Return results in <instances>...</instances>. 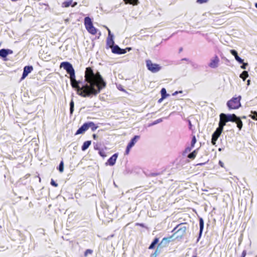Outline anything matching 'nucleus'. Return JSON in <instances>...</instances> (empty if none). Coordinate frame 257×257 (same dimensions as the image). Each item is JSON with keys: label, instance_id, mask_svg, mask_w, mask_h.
<instances>
[{"label": "nucleus", "instance_id": "obj_1", "mask_svg": "<svg viewBox=\"0 0 257 257\" xmlns=\"http://www.w3.org/2000/svg\"><path fill=\"white\" fill-rule=\"evenodd\" d=\"M60 67L65 69L70 75V83L72 87L77 91V94L82 97H89L92 95H96L106 86V83L99 72L95 73L91 68L87 67L85 72L84 84L75 79V71L69 62H63L60 64Z\"/></svg>", "mask_w": 257, "mask_h": 257}, {"label": "nucleus", "instance_id": "obj_2", "mask_svg": "<svg viewBox=\"0 0 257 257\" xmlns=\"http://www.w3.org/2000/svg\"><path fill=\"white\" fill-rule=\"evenodd\" d=\"M219 117L220 120L219 125L222 128L225 125L226 123L229 121L235 122L239 130H241L242 127V122L240 118L237 116L235 114H225L221 113L219 115Z\"/></svg>", "mask_w": 257, "mask_h": 257}, {"label": "nucleus", "instance_id": "obj_3", "mask_svg": "<svg viewBox=\"0 0 257 257\" xmlns=\"http://www.w3.org/2000/svg\"><path fill=\"white\" fill-rule=\"evenodd\" d=\"M241 96L237 97H232L227 102L226 105L229 110L236 109L241 106Z\"/></svg>", "mask_w": 257, "mask_h": 257}, {"label": "nucleus", "instance_id": "obj_4", "mask_svg": "<svg viewBox=\"0 0 257 257\" xmlns=\"http://www.w3.org/2000/svg\"><path fill=\"white\" fill-rule=\"evenodd\" d=\"M84 25L87 30L92 35H95L97 33V29L93 26L91 19L88 17H85L84 19Z\"/></svg>", "mask_w": 257, "mask_h": 257}, {"label": "nucleus", "instance_id": "obj_5", "mask_svg": "<svg viewBox=\"0 0 257 257\" xmlns=\"http://www.w3.org/2000/svg\"><path fill=\"white\" fill-rule=\"evenodd\" d=\"M146 66L148 69L152 73H157L161 69V66L156 63H153L150 60H147L146 61Z\"/></svg>", "mask_w": 257, "mask_h": 257}, {"label": "nucleus", "instance_id": "obj_6", "mask_svg": "<svg viewBox=\"0 0 257 257\" xmlns=\"http://www.w3.org/2000/svg\"><path fill=\"white\" fill-rule=\"evenodd\" d=\"M223 128H222L221 126H219L218 128L216 130V131L213 133V134L212 135V139H211V143L212 144L214 145L216 143V141L218 139V137L221 135Z\"/></svg>", "mask_w": 257, "mask_h": 257}, {"label": "nucleus", "instance_id": "obj_7", "mask_svg": "<svg viewBox=\"0 0 257 257\" xmlns=\"http://www.w3.org/2000/svg\"><path fill=\"white\" fill-rule=\"evenodd\" d=\"M140 138V137L139 136H135L134 138L132 139L126 147L125 152L126 155L129 154L131 149L135 145Z\"/></svg>", "mask_w": 257, "mask_h": 257}, {"label": "nucleus", "instance_id": "obj_8", "mask_svg": "<svg viewBox=\"0 0 257 257\" xmlns=\"http://www.w3.org/2000/svg\"><path fill=\"white\" fill-rule=\"evenodd\" d=\"M219 61L218 57L217 55H215L210 59L208 66L211 68H216L218 66Z\"/></svg>", "mask_w": 257, "mask_h": 257}, {"label": "nucleus", "instance_id": "obj_9", "mask_svg": "<svg viewBox=\"0 0 257 257\" xmlns=\"http://www.w3.org/2000/svg\"><path fill=\"white\" fill-rule=\"evenodd\" d=\"M177 229V231L175 232V233H180V236L181 237L183 235H184L186 231L187 227L186 226L182 225V224H179L174 229L173 231L176 230Z\"/></svg>", "mask_w": 257, "mask_h": 257}, {"label": "nucleus", "instance_id": "obj_10", "mask_svg": "<svg viewBox=\"0 0 257 257\" xmlns=\"http://www.w3.org/2000/svg\"><path fill=\"white\" fill-rule=\"evenodd\" d=\"M33 70V68L32 66H26L24 68V71L23 73L22 76L21 77V80L25 79L28 75L31 72V71Z\"/></svg>", "mask_w": 257, "mask_h": 257}, {"label": "nucleus", "instance_id": "obj_11", "mask_svg": "<svg viewBox=\"0 0 257 257\" xmlns=\"http://www.w3.org/2000/svg\"><path fill=\"white\" fill-rule=\"evenodd\" d=\"M112 52L114 54H123L126 53V49H122L117 45H115L112 48Z\"/></svg>", "mask_w": 257, "mask_h": 257}, {"label": "nucleus", "instance_id": "obj_12", "mask_svg": "<svg viewBox=\"0 0 257 257\" xmlns=\"http://www.w3.org/2000/svg\"><path fill=\"white\" fill-rule=\"evenodd\" d=\"M117 157H118V155L117 154L115 153L114 154H113L108 160H107V162L105 163V164L107 165H109L111 166H113L115 162H116V160L117 158Z\"/></svg>", "mask_w": 257, "mask_h": 257}, {"label": "nucleus", "instance_id": "obj_13", "mask_svg": "<svg viewBox=\"0 0 257 257\" xmlns=\"http://www.w3.org/2000/svg\"><path fill=\"white\" fill-rule=\"evenodd\" d=\"M88 122L84 123L78 130L77 131L75 135H79L83 133L84 132L88 129Z\"/></svg>", "mask_w": 257, "mask_h": 257}, {"label": "nucleus", "instance_id": "obj_14", "mask_svg": "<svg viewBox=\"0 0 257 257\" xmlns=\"http://www.w3.org/2000/svg\"><path fill=\"white\" fill-rule=\"evenodd\" d=\"M13 53V51L10 49H2L0 50V56L2 58L6 57L9 54Z\"/></svg>", "mask_w": 257, "mask_h": 257}, {"label": "nucleus", "instance_id": "obj_15", "mask_svg": "<svg viewBox=\"0 0 257 257\" xmlns=\"http://www.w3.org/2000/svg\"><path fill=\"white\" fill-rule=\"evenodd\" d=\"M199 227H200V230H199V238L200 237L203 230L204 228V221L203 219L202 218H199Z\"/></svg>", "mask_w": 257, "mask_h": 257}, {"label": "nucleus", "instance_id": "obj_16", "mask_svg": "<svg viewBox=\"0 0 257 257\" xmlns=\"http://www.w3.org/2000/svg\"><path fill=\"white\" fill-rule=\"evenodd\" d=\"M91 142L90 141H87L85 142L82 146V148H81L82 150L84 151H85L86 149H87L88 148V147L90 146V145H91Z\"/></svg>", "mask_w": 257, "mask_h": 257}, {"label": "nucleus", "instance_id": "obj_17", "mask_svg": "<svg viewBox=\"0 0 257 257\" xmlns=\"http://www.w3.org/2000/svg\"><path fill=\"white\" fill-rule=\"evenodd\" d=\"M125 4H130L134 6L137 5L139 4L138 0H123Z\"/></svg>", "mask_w": 257, "mask_h": 257}, {"label": "nucleus", "instance_id": "obj_18", "mask_svg": "<svg viewBox=\"0 0 257 257\" xmlns=\"http://www.w3.org/2000/svg\"><path fill=\"white\" fill-rule=\"evenodd\" d=\"M88 128L90 127L93 132L95 131L98 128V126L96 125L93 122H88Z\"/></svg>", "mask_w": 257, "mask_h": 257}, {"label": "nucleus", "instance_id": "obj_19", "mask_svg": "<svg viewBox=\"0 0 257 257\" xmlns=\"http://www.w3.org/2000/svg\"><path fill=\"white\" fill-rule=\"evenodd\" d=\"M106 43L109 47L112 48L114 43L113 38H107Z\"/></svg>", "mask_w": 257, "mask_h": 257}, {"label": "nucleus", "instance_id": "obj_20", "mask_svg": "<svg viewBox=\"0 0 257 257\" xmlns=\"http://www.w3.org/2000/svg\"><path fill=\"white\" fill-rule=\"evenodd\" d=\"M248 76V72L246 71H243L240 75V77L242 78L243 81H244Z\"/></svg>", "mask_w": 257, "mask_h": 257}, {"label": "nucleus", "instance_id": "obj_21", "mask_svg": "<svg viewBox=\"0 0 257 257\" xmlns=\"http://www.w3.org/2000/svg\"><path fill=\"white\" fill-rule=\"evenodd\" d=\"M197 150H194L188 155V158L191 159H194L197 155Z\"/></svg>", "mask_w": 257, "mask_h": 257}, {"label": "nucleus", "instance_id": "obj_22", "mask_svg": "<svg viewBox=\"0 0 257 257\" xmlns=\"http://www.w3.org/2000/svg\"><path fill=\"white\" fill-rule=\"evenodd\" d=\"M161 96L163 98H166L169 94L167 93L166 90L165 88H163L161 90Z\"/></svg>", "mask_w": 257, "mask_h": 257}, {"label": "nucleus", "instance_id": "obj_23", "mask_svg": "<svg viewBox=\"0 0 257 257\" xmlns=\"http://www.w3.org/2000/svg\"><path fill=\"white\" fill-rule=\"evenodd\" d=\"M158 242V239L155 238L153 241L151 243L150 246L149 247V249H153L154 248L156 244Z\"/></svg>", "mask_w": 257, "mask_h": 257}, {"label": "nucleus", "instance_id": "obj_24", "mask_svg": "<svg viewBox=\"0 0 257 257\" xmlns=\"http://www.w3.org/2000/svg\"><path fill=\"white\" fill-rule=\"evenodd\" d=\"M72 3V1L70 0L69 1H66L63 3L62 6L65 8H68L70 6H71V4Z\"/></svg>", "mask_w": 257, "mask_h": 257}, {"label": "nucleus", "instance_id": "obj_25", "mask_svg": "<svg viewBox=\"0 0 257 257\" xmlns=\"http://www.w3.org/2000/svg\"><path fill=\"white\" fill-rule=\"evenodd\" d=\"M74 103L73 100L72 99L70 103V113L72 114L74 111Z\"/></svg>", "mask_w": 257, "mask_h": 257}, {"label": "nucleus", "instance_id": "obj_26", "mask_svg": "<svg viewBox=\"0 0 257 257\" xmlns=\"http://www.w3.org/2000/svg\"><path fill=\"white\" fill-rule=\"evenodd\" d=\"M162 121H163V119L162 118L158 119L156 120H155L154 122H153L151 124H149V126H151V125H154L157 124H158L159 123L161 122Z\"/></svg>", "mask_w": 257, "mask_h": 257}, {"label": "nucleus", "instance_id": "obj_27", "mask_svg": "<svg viewBox=\"0 0 257 257\" xmlns=\"http://www.w3.org/2000/svg\"><path fill=\"white\" fill-rule=\"evenodd\" d=\"M59 170L60 172H62L64 170V164L63 161H61L59 165Z\"/></svg>", "mask_w": 257, "mask_h": 257}, {"label": "nucleus", "instance_id": "obj_28", "mask_svg": "<svg viewBox=\"0 0 257 257\" xmlns=\"http://www.w3.org/2000/svg\"><path fill=\"white\" fill-rule=\"evenodd\" d=\"M252 115H251V117L253 119L257 120V112L256 111H251Z\"/></svg>", "mask_w": 257, "mask_h": 257}, {"label": "nucleus", "instance_id": "obj_29", "mask_svg": "<svg viewBox=\"0 0 257 257\" xmlns=\"http://www.w3.org/2000/svg\"><path fill=\"white\" fill-rule=\"evenodd\" d=\"M196 142V139L195 136H193L192 141H191V148L194 147V145Z\"/></svg>", "mask_w": 257, "mask_h": 257}, {"label": "nucleus", "instance_id": "obj_30", "mask_svg": "<svg viewBox=\"0 0 257 257\" xmlns=\"http://www.w3.org/2000/svg\"><path fill=\"white\" fill-rule=\"evenodd\" d=\"M92 250L90 249H87L85 250L84 252L85 256H86L88 254H91L92 253Z\"/></svg>", "mask_w": 257, "mask_h": 257}, {"label": "nucleus", "instance_id": "obj_31", "mask_svg": "<svg viewBox=\"0 0 257 257\" xmlns=\"http://www.w3.org/2000/svg\"><path fill=\"white\" fill-rule=\"evenodd\" d=\"M235 60L239 63H243V60L240 58L238 56L235 57Z\"/></svg>", "mask_w": 257, "mask_h": 257}, {"label": "nucleus", "instance_id": "obj_32", "mask_svg": "<svg viewBox=\"0 0 257 257\" xmlns=\"http://www.w3.org/2000/svg\"><path fill=\"white\" fill-rule=\"evenodd\" d=\"M230 52V53L234 56V57H236V56H238L237 54V52L234 50H231Z\"/></svg>", "mask_w": 257, "mask_h": 257}, {"label": "nucleus", "instance_id": "obj_33", "mask_svg": "<svg viewBox=\"0 0 257 257\" xmlns=\"http://www.w3.org/2000/svg\"><path fill=\"white\" fill-rule=\"evenodd\" d=\"M106 28L108 30V36L107 38H113V34H112L111 33L110 30L107 27H106Z\"/></svg>", "mask_w": 257, "mask_h": 257}, {"label": "nucleus", "instance_id": "obj_34", "mask_svg": "<svg viewBox=\"0 0 257 257\" xmlns=\"http://www.w3.org/2000/svg\"><path fill=\"white\" fill-rule=\"evenodd\" d=\"M209 0H197V3L198 4H203L207 2Z\"/></svg>", "mask_w": 257, "mask_h": 257}, {"label": "nucleus", "instance_id": "obj_35", "mask_svg": "<svg viewBox=\"0 0 257 257\" xmlns=\"http://www.w3.org/2000/svg\"><path fill=\"white\" fill-rule=\"evenodd\" d=\"M242 64V65L240 66L241 68L243 69H245L246 67L248 65V64L247 63H244L243 62V63Z\"/></svg>", "mask_w": 257, "mask_h": 257}, {"label": "nucleus", "instance_id": "obj_36", "mask_svg": "<svg viewBox=\"0 0 257 257\" xmlns=\"http://www.w3.org/2000/svg\"><path fill=\"white\" fill-rule=\"evenodd\" d=\"M99 155L103 158H104L106 157V155L105 154V152L102 151H100L99 152Z\"/></svg>", "mask_w": 257, "mask_h": 257}, {"label": "nucleus", "instance_id": "obj_37", "mask_svg": "<svg viewBox=\"0 0 257 257\" xmlns=\"http://www.w3.org/2000/svg\"><path fill=\"white\" fill-rule=\"evenodd\" d=\"M51 184L54 187L58 186V184L56 183L53 179L51 180Z\"/></svg>", "mask_w": 257, "mask_h": 257}, {"label": "nucleus", "instance_id": "obj_38", "mask_svg": "<svg viewBox=\"0 0 257 257\" xmlns=\"http://www.w3.org/2000/svg\"><path fill=\"white\" fill-rule=\"evenodd\" d=\"M219 165L222 167V168H224V163L221 161H219Z\"/></svg>", "mask_w": 257, "mask_h": 257}, {"label": "nucleus", "instance_id": "obj_39", "mask_svg": "<svg viewBox=\"0 0 257 257\" xmlns=\"http://www.w3.org/2000/svg\"><path fill=\"white\" fill-rule=\"evenodd\" d=\"M245 255H246V251L243 250L242 253V254H241V257H245Z\"/></svg>", "mask_w": 257, "mask_h": 257}, {"label": "nucleus", "instance_id": "obj_40", "mask_svg": "<svg viewBox=\"0 0 257 257\" xmlns=\"http://www.w3.org/2000/svg\"><path fill=\"white\" fill-rule=\"evenodd\" d=\"M77 3L76 2H74L73 3L71 4V7H74L75 6H76L77 5Z\"/></svg>", "mask_w": 257, "mask_h": 257}, {"label": "nucleus", "instance_id": "obj_41", "mask_svg": "<svg viewBox=\"0 0 257 257\" xmlns=\"http://www.w3.org/2000/svg\"><path fill=\"white\" fill-rule=\"evenodd\" d=\"M191 148H192L191 147V148H190V147H188V148H187L186 149V150H185V151H186V152H190V151H191Z\"/></svg>", "mask_w": 257, "mask_h": 257}, {"label": "nucleus", "instance_id": "obj_42", "mask_svg": "<svg viewBox=\"0 0 257 257\" xmlns=\"http://www.w3.org/2000/svg\"><path fill=\"white\" fill-rule=\"evenodd\" d=\"M165 98H163V97L162 96V97L160 99H159L158 102L159 103H161L163 101V100Z\"/></svg>", "mask_w": 257, "mask_h": 257}, {"label": "nucleus", "instance_id": "obj_43", "mask_svg": "<svg viewBox=\"0 0 257 257\" xmlns=\"http://www.w3.org/2000/svg\"><path fill=\"white\" fill-rule=\"evenodd\" d=\"M92 137H93V138L94 139H95H95H97V135H95V134H93V136H92Z\"/></svg>", "mask_w": 257, "mask_h": 257}, {"label": "nucleus", "instance_id": "obj_44", "mask_svg": "<svg viewBox=\"0 0 257 257\" xmlns=\"http://www.w3.org/2000/svg\"><path fill=\"white\" fill-rule=\"evenodd\" d=\"M250 80H247V85H250Z\"/></svg>", "mask_w": 257, "mask_h": 257}, {"label": "nucleus", "instance_id": "obj_45", "mask_svg": "<svg viewBox=\"0 0 257 257\" xmlns=\"http://www.w3.org/2000/svg\"><path fill=\"white\" fill-rule=\"evenodd\" d=\"M157 250H156V251H155V252L154 253V254H153V255H152V256H151V257H154V256H155V257H156V253H157Z\"/></svg>", "mask_w": 257, "mask_h": 257}, {"label": "nucleus", "instance_id": "obj_46", "mask_svg": "<svg viewBox=\"0 0 257 257\" xmlns=\"http://www.w3.org/2000/svg\"><path fill=\"white\" fill-rule=\"evenodd\" d=\"M177 93H178V91H176V92H175L173 94V95H175L177 94Z\"/></svg>", "mask_w": 257, "mask_h": 257}, {"label": "nucleus", "instance_id": "obj_47", "mask_svg": "<svg viewBox=\"0 0 257 257\" xmlns=\"http://www.w3.org/2000/svg\"><path fill=\"white\" fill-rule=\"evenodd\" d=\"M126 50H128V51H130V50H131V48H127L126 49Z\"/></svg>", "mask_w": 257, "mask_h": 257}, {"label": "nucleus", "instance_id": "obj_48", "mask_svg": "<svg viewBox=\"0 0 257 257\" xmlns=\"http://www.w3.org/2000/svg\"><path fill=\"white\" fill-rule=\"evenodd\" d=\"M255 7L256 8H257V3L255 4Z\"/></svg>", "mask_w": 257, "mask_h": 257}, {"label": "nucleus", "instance_id": "obj_49", "mask_svg": "<svg viewBox=\"0 0 257 257\" xmlns=\"http://www.w3.org/2000/svg\"><path fill=\"white\" fill-rule=\"evenodd\" d=\"M218 150H219V151H221L222 150V149H221V148H219V149H218Z\"/></svg>", "mask_w": 257, "mask_h": 257}, {"label": "nucleus", "instance_id": "obj_50", "mask_svg": "<svg viewBox=\"0 0 257 257\" xmlns=\"http://www.w3.org/2000/svg\"><path fill=\"white\" fill-rule=\"evenodd\" d=\"M139 225H140V226H143V224H138Z\"/></svg>", "mask_w": 257, "mask_h": 257}, {"label": "nucleus", "instance_id": "obj_51", "mask_svg": "<svg viewBox=\"0 0 257 257\" xmlns=\"http://www.w3.org/2000/svg\"><path fill=\"white\" fill-rule=\"evenodd\" d=\"M166 239V238H163V240Z\"/></svg>", "mask_w": 257, "mask_h": 257}, {"label": "nucleus", "instance_id": "obj_52", "mask_svg": "<svg viewBox=\"0 0 257 257\" xmlns=\"http://www.w3.org/2000/svg\"><path fill=\"white\" fill-rule=\"evenodd\" d=\"M183 60H187L186 58L184 59Z\"/></svg>", "mask_w": 257, "mask_h": 257}, {"label": "nucleus", "instance_id": "obj_53", "mask_svg": "<svg viewBox=\"0 0 257 257\" xmlns=\"http://www.w3.org/2000/svg\"><path fill=\"white\" fill-rule=\"evenodd\" d=\"M192 257H196V256H192Z\"/></svg>", "mask_w": 257, "mask_h": 257}, {"label": "nucleus", "instance_id": "obj_54", "mask_svg": "<svg viewBox=\"0 0 257 257\" xmlns=\"http://www.w3.org/2000/svg\"><path fill=\"white\" fill-rule=\"evenodd\" d=\"M154 257H155V256H154Z\"/></svg>", "mask_w": 257, "mask_h": 257}]
</instances>
